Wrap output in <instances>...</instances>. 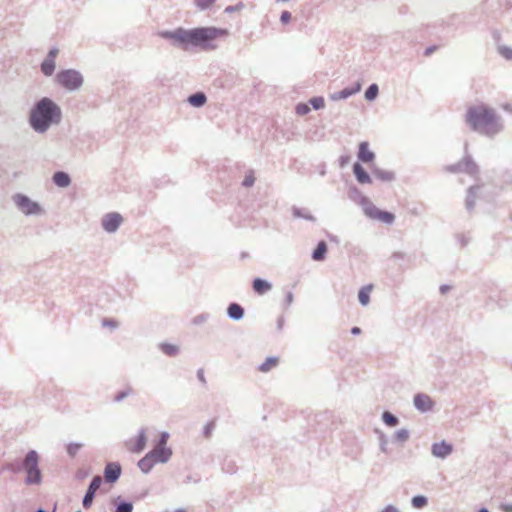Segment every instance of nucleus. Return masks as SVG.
Returning <instances> with one entry per match:
<instances>
[{"mask_svg":"<svg viewBox=\"0 0 512 512\" xmlns=\"http://www.w3.org/2000/svg\"><path fill=\"white\" fill-rule=\"evenodd\" d=\"M61 118L60 108L50 99L43 98L31 112V126L39 132H44L52 123H58Z\"/></svg>","mask_w":512,"mask_h":512,"instance_id":"obj_1","label":"nucleus"},{"mask_svg":"<svg viewBox=\"0 0 512 512\" xmlns=\"http://www.w3.org/2000/svg\"><path fill=\"white\" fill-rule=\"evenodd\" d=\"M495 119L493 110L485 105L472 106L466 113V122L478 131H485L495 123Z\"/></svg>","mask_w":512,"mask_h":512,"instance_id":"obj_2","label":"nucleus"},{"mask_svg":"<svg viewBox=\"0 0 512 512\" xmlns=\"http://www.w3.org/2000/svg\"><path fill=\"white\" fill-rule=\"evenodd\" d=\"M228 31L225 29H217L214 27L197 28L194 29V46H199L202 49H214L217 46V41L225 38Z\"/></svg>","mask_w":512,"mask_h":512,"instance_id":"obj_3","label":"nucleus"},{"mask_svg":"<svg viewBox=\"0 0 512 512\" xmlns=\"http://www.w3.org/2000/svg\"><path fill=\"white\" fill-rule=\"evenodd\" d=\"M38 462V454L33 450L29 451L23 462V469L26 472V483L29 485L41 482L42 476Z\"/></svg>","mask_w":512,"mask_h":512,"instance_id":"obj_4","label":"nucleus"},{"mask_svg":"<svg viewBox=\"0 0 512 512\" xmlns=\"http://www.w3.org/2000/svg\"><path fill=\"white\" fill-rule=\"evenodd\" d=\"M57 82L68 90L78 89L82 83L83 78L79 72L75 70H64L57 74Z\"/></svg>","mask_w":512,"mask_h":512,"instance_id":"obj_5","label":"nucleus"},{"mask_svg":"<svg viewBox=\"0 0 512 512\" xmlns=\"http://www.w3.org/2000/svg\"><path fill=\"white\" fill-rule=\"evenodd\" d=\"M168 434L163 432L161 434L158 445L148 453L157 463L166 462L171 456V450L166 447Z\"/></svg>","mask_w":512,"mask_h":512,"instance_id":"obj_6","label":"nucleus"},{"mask_svg":"<svg viewBox=\"0 0 512 512\" xmlns=\"http://www.w3.org/2000/svg\"><path fill=\"white\" fill-rule=\"evenodd\" d=\"M159 35L163 38L173 40V42L175 44H178L182 47H185L190 42H192V33L189 31H185L183 29H177L173 32L163 31V32H160Z\"/></svg>","mask_w":512,"mask_h":512,"instance_id":"obj_7","label":"nucleus"},{"mask_svg":"<svg viewBox=\"0 0 512 512\" xmlns=\"http://www.w3.org/2000/svg\"><path fill=\"white\" fill-rule=\"evenodd\" d=\"M365 214L375 220L381 221L383 223L391 224L395 217L392 213L387 211H382L373 204H369L364 208Z\"/></svg>","mask_w":512,"mask_h":512,"instance_id":"obj_8","label":"nucleus"},{"mask_svg":"<svg viewBox=\"0 0 512 512\" xmlns=\"http://www.w3.org/2000/svg\"><path fill=\"white\" fill-rule=\"evenodd\" d=\"M14 201L18 208L27 215L41 212L40 206L24 195H16Z\"/></svg>","mask_w":512,"mask_h":512,"instance_id":"obj_9","label":"nucleus"},{"mask_svg":"<svg viewBox=\"0 0 512 512\" xmlns=\"http://www.w3.org/2000/svg\"><path fill=\"white\" fill-rule=\"evenodd\" d=\"M453 452V445L442 440L440 442H435L431 446V454L439 459H446Z\"/></svg>","mask_w":512,"mask_h":512,"instance_id":"obj_10","label":"nucleus"},{"mask_svg":"<svg viewBox=\"0 0 512 512\" xmlns=\"http://www.w3.org/2000/svg\"><path fill=\"white\" fill-rule=\"evenodd\" d=\"M121 222L122 217L120 214L109 213L103 218L102 225L107 232H114L115 230H117Z\"/></svg>","mask_w":512,"mask_h":512,"instance_id":"obj_11","label":"nucleus"},{"mask_svg":"<svg viewBox=\"0 0 512 512\" xmlns=\"http://www.w3.org/2000/svg\"><path fill=\"white\" fill-rule=\"evenodd\" d=\"M121 474V467L116 463H109L104 471L105 480L107 482L116 481Z\"/></svg>","mask_w":512,"mask_h":512,"instance_id":"obj_12","label":"nucleus"},{"mask_svg":"<svg viewBox=\"0 0 512 512\" xmlns=\"http://www.w3.org/2000/svg\"><path fill=\"white\" fill-rule=\"evenodd\" d=\"M358 158L362 162L370 163L374 160L375 155L369 149V144L367 142H361L359 145Z\"/></svg>","mask_w":512,"mask_h":512,"instance_id":"obj_13","label":"nucleus"},{"mask_svg":"<svg viewBox=\"0 0 512 512\" xmlns=\"http://www.w3.org/2000/svg\"><path fill=\"white\" fill-rule=\"evenodd\" d=\"M415 406L422 412L428 411L432 408V400L429 396L419 394L414 398Z\"/></svg>","mask_w":512,"mask_h":512,"instance_id":"obj_14","label":"nucleus"},{"mask_svg":"<svg viewBox=\"0 0 512 512\" xmlns=\"http://www.w3.org/2000/svg\"><path fill=\"white\" fill-rule=\"evenodd\" d=\"M146 446V437L143 432H141L134 441H130L128 443V449L131 452L139 453L141 452L144 447Z\"/></svg>","mask_w":512,"mask_h":512,"instance_id":"obj_15","label":"nucleus"},{"mask_svg":"<svg viewBox=\"0 0 512 512\" xmlns=\"http://www.w3.org/2000/svg\"><path fill=\"white\" fill-rule=\"evenodd\" d=\"M353 172H354V175L359 183H361V184L371 183L370 176L368 175V173L365 171V169L359 163H355L353 165Z\"/></svg>","mask_w":512,"mask_h":512,"instance_id":"obj_16","label":"nucleus"},{"mask_svg":"<svg viewBox=\"0 0 512 512\" xmlns=\"http://www.w3.org/2000/svg\"><path fill=\"white\" fill-rule=\"evenodd\" d=\"M271 288H272L271 283H269L266 280L256 278L253 281V290L258 295H263V294L267 293L268 291L271 290Z\"/></svg>","mask_w":512,"mask_h":512,"instance_id":"obj_17","label":"nucleus"},{"mask_svg":"<svg viewBox=\"0 0 512 512\" xmlns=\"http://www.w3.org/2000/svg\"><path fill=\"white\" fill-rule=\"evenodd\" d=\"M279 364V357H268L258 368L262 373H267L277 367Z\"/></svg>","mask_w":512,"mask_h":512,"instance_id":"obj_18","label":"nucleus"},{"mask_svg":"<svg viewBox=\"0 0 512 512\" xmlns=\"http://www.w3.org/2000/svg\"><path fill=\"white\" fill-rule=\"evenodd\" d=\"M361 89V86L360 84H356V86L354 88H346V89H343L342 91H340L339 93H336V94H333L331 96V98L333 100H339V99H345L355 93H357L359 90Z\"/></svg>","mask_w":512,"mask_h":512,"instance_id":"obj_19","label":"nucleus"},{"mask_svg":"<svg viewBox=\"0 0 512 512\" xmlns=\"http://www.w3.org/2000/svg\"><path fill=\"white\" fill-rule=\"evenodd\" d=\"M372 290H373L372 285H367L360 289V291L358 293V298H359L360 303L363 306H366L370 302V294H371Z\"/></svg>","mask_w":512,"mask_h":512,"instance_id":"obj_20","label":"nucleus"},{"mask_svg":"<svg viewBox=\"0 0 512 512\" xmlns=\"http://www.w3.org/2000/svg\"><path fill=\"white\" fill-rule=\"evenodd\" d=\"M53 181L59 187H67L70 184V177L65 172H56Z\"/></svg>","mask_w":512,"mask_h":512,"instance_id":"obj_21","label":"nucleus"},{"mask_svg":"<svg viewBox=\"0 0 512 512\" xmlns=\"http://www.w3.org/2000/svg\"><path fill=\"white\" fill-rule=\"evenodd\" d=\"M228 315L232 319L239 320V319H241L243 317L244 310H243V308L239 304L232 303L228 307Z\"/></svg>","mask_w":512,"mask_h":512,"instance_id":"obj_22","label":"nucleus"},{"mask_svg":"<svg viewBox=\"0 0 512 512\" xmlns=\"http://www.w3.org/2000/svg\"><path fill=\"white\" fill-rule=\"evenodd\" d=\"M157 462L151 458V456L149 454H147L144 458H142L138 465H139V468L143 471V472H149L151 470V468L156 464Z\"/></svg>","mask_w":512,"mask_h":512,"instance_id":"obj_23","label":"nucleus"},{"mask_svg":"<svg viewBox=\"0 0 512 512\" xmlns=\"http://www.w3.org/2000/svg\"><path fill=\"white\" fill-rule=\"evenodd\" d=\"M327 252V245L324 241L318 243L317 248L313 252V259L315 261H321L325 258Z\"/></svg>","mask_w":512,"mask_h":512,"instance_id":"obj_24","label":"nucleus"},{"mask_svg":"<svg viewBox=\"0 0 512 512\" xmlns=\"http://www.w3.org/2000/svg\"><path fill=\"white\" fill-rule=\"evenodd\" d=\"M41 70L46 76L52 75L55 70V61L51 58H46L41 65Z\"/></svg>","mask_w":512,"mask_h":512,"instance_id":"obj_25","label":"nucleus"},{"mask_svg":"<svg viewBox=\"0 0 512 512\" xmlns=\"http://www.w3.org/2000/svg\"><path fill=\"white\" fill-rule=\"evenodd\" d=\"M411 504L416 509H422L428 504V499L426 496L416 495L412 497Z\"/></svg>","mask_w":512,"mask_h":512,"instance_id":"obj_26","label":"nucleus"},{"mask_svg":"<svg viewBox=\"0 0 512 512\" xmlns=\"http://www.w3.org/2000/svg\"><path fill=\"white\" fill-rule=\"evenodd\" d=\"M378 95V86L376 84H372L365 92V98L369 101L374 100Z\"/></svg>","mask_w":512,"mask_h":512,"instance_id":"obj_27","label":"nucleus"},{"mask_svg":"<svg viewBox=\"0 0 512 512\" xmlns=\"http://www.w3.org/2000/svg\"><path fill=\"white\" fill-rule=\"evenodd\" d=\"M161 349H162V351L165 354H167L169 356L175 355L177 353V351H178V347L177 346L172 345V344H167V343L162 344L161 345Z\"/></svg>","mask_w":512,"mask_h":512,"instance_id":"obj_28","label":"nucleus"},{"mask_svg":"<svg viewBox=\"0 0 512 512\" xmlns=\"http://www.w3.org/2000/svg\"><path fill=\"white\" fill-rule=\"evenodd\" d=\"M101 484H102V478L100 476H95L93 478L92 482L90 483L88 490L96 493L97 490L100 488Z\"/></svg>","mask_w":512,"mask_h":512,"instance_id":"obj_29","label":"nucleus"},{"mask_svg":"<svg viewBox=\"0 0 512 512\" xmlns=\"http://www.w3.org/2000/svg\"><path fill=\"white\" fill-rule=\"evenodd\" d=\"M94 496H95L94 492L87 490L86 495L84 496V499H83L84 508L87 509L92 505Z\"/></svg>","mask_w":512,"mask_h":512,"instance_id":"obj_30","label":"nucleus"},{"mask_svg":"<svg viewBox=\"0 0 512 512\" xmlns=\"http://www.w3.org/2000/svg\"><path fill=\"white\" fill-rule=\"evenodd\" d=\"M94 496H95L94 492L87 490L86 495L84 496V499H83L84 508L87 509L92 505Z\"/></svg>","mask_w":512,"mask_h":512,"instance_id":"obj_31","label":"nucleus"},{"mask_svg":"<svg viewBox=\"0 0 512 512\" xmlns=\"http://www.w3.org/2000/svg\"><path fill=\"white\" fill-rule=\"evenodd\" d=\"M409 438V432L406 429H400L395 432V439L399 442H405Z\"/></svg>","mask_w":512,"mask_h":512,"instance_id":"obj_32","label":"nucleus"},{"mask_svg":"<svg viewBox=\"0 0 512 512\" xmlns=\"http://www.w3.org/2000/svg\"><path fill=\"white\" fill-rule=\"evenodd\" d=\"M255 182L254 173L252 171L248 172L243 180V185L245 187H251Z\"/></svg>","mask_w":512,"mask_h":512,"instance_id":"obj_33","label":"nucleus"},{"mask_svg":"<svg viewBox=\"0 0 512 512\" xmlns=\"http://www.w3.org/2000/svg\"><path fill=\"white\" fill-rule=\"evenodd\" d=\"M311 105L314 107V109H320L323 108L325 103L324 99L322 97H315L310 100Z\"/></svg>","mask_w":512,"mask_h":512,"instance_id":"obj_34","label":"nucleus"},{"mask_svg":"<svg viewBox=\"0 0 512 512\" xmlns=\"http://www.w3.org/2000/svg\"><path fill=\"white\" fill-rule=\"evenodd\" d=\"M206 102V97L203 93L194 94V106H202Z\"/></svg>","mask_w":512,"mask_h":512,"instance_id":"obj_35","label":"nucleus"},{"mask_svg":"<svg viewBox=\"0 0 512 512\" xmlns=\"http://www.w3.org/2000/svg\"><path fill=\"white\" fill-rule=\"evenodd\" d=\"M133 506L131 503H121L117 509L116 512H132Z\"/></svg>","mask_w":512,"mask_h":512,"instance_id":"obj_36","label":"nucleus"},{"mask_svg":"<svg viewBox=\"0 0 512 512\" xmlns=\"http://www.w3.org/2000/svg\"><path fill=\"white\" fill-rule=\"evenodd\" d=\"M215 428V423L214 421H210L208 422L205 426H204V429H203V434L205 437H209L212 433V430Z\"/></svg>","mask_w":512,"mask_h":512,"instance_id":"obj_37","label":"nucleus"},{"mask_svg":"<svg viewBox=\"0 0 512 512\" xmlns=\"http://www.w3.org/2000/svg\"><path fill=\"white\" fill-rule=\"evenodd\" d=\"M215 0H196V4L201 9H206L210 7Z\"/></svg>","mask_w":512,"mask_h":512,"instance_id":"obj_38","label":"nucleus"},{"mask_svg":"<svg viewBox=\"0 0 512 512\" xmlns=\"http://www.w3.org/2000/svg\"><path fill=\"white\" fill-rule=\"evenodd\" d=\"M387 427H395L399 424V418H382Z\"/></svg>","mask_w":512,"mask_h":512,"instance_id":"obj_39","label":"nucleus"},{"mask_svg":"<svg viewBox=\"0 0 512 512\" xmlns=\"http://www.w3.org/2000/svg\"><path fill=\"white\" fill-rule=\"evenodd\" d=\"M132 393L131 388H126L124 391L119 392L117 395H115V400L120 401L126 396L130 395Z\"/></svg>","mask_w":512,"mask_h":512,"instance_id":"obj_40","label":"nucleus"},{"mask_svg":"<svg viewBox=\"0 0 512 512\" xmlns=\"http://www.w3.org/2000/svg\"><path fill=\"white\" fill-rule=\"evenodd\" d=\"M309 110L310 108L306 104H299L296 107V112L299 115H305L306 113L309 112Z\"/></svg>","mask_w":512,"mask_h":512,"instance_id":"obj_41","label":"nucleus"},{"mask_svg":"<svg viewBox=\"0 0 512 512\" xmlns=\"http://www.w3.org/2000/svg\"><path fill=\"white\" fill-rule=\"evenodd\" d=\"M500 52L505 58L512 59V48L504 47L500 49Z\"/></svg>","mask_w":512,"mask_h":512,"instance_id":"obj_42","label":"nucleus"},{"mask_svg":"<svg viewBox=\"0 0 512 512\" xmlns=\"http://www.w3.org/2000/svg\"><path fill=\"white\" fill-rule=\"evenodd\" d=\"M380 512H400V511L396 506L389 504V505L385 506Z\"/></svg>","mask_w":512,"mask_h":512,"instance_id":"obj_43","label":"nucleus"},{"mask_svg":"<svg viewBox=\"0 0 512 512\" xmlns=\"http://www.w3.org/2000/svg\"><path fill=\"white\" fill-rule=\"evenodd\" d=\"M386 446H387V440L385 439L384 435L381 434L380 436V449L382 452H386Z\"/></svg>","mask_w":512,"mask_h":512,"instance_id":"obj_44","label":"nucleus"},{"mask_svg":"<svg viewBox=\"0 0 512 512\" xmlns=\"http://www.w3.org/2000/svg\"><path fill=\"white\" fill-rule=\"evenodd\" d=\"M291 18V14L288 11H284L281 15V21L283 23H288Z\"/></svg>","mask_w":512,"mask_h":512,"instance_id":"obj_45","label":"nucleus"},{"mask_svg":"<svg viewBox=\"0 0 512 512\" xmlns=\"http://www.w3.org/2000/svg\"><path fill=\"white\" fill-rule=\"evenodd\" d=\"M57 54H58V49H55V48L51 49L49 51V54H48L47 58H51V59H53L55 61V58H56Z\"/></svg>","mask_w":512,"mask_h":512,"instance_id":"obj_46","label":"nucleus"},{"mask_svg":"<svg viewBox=\"0 0 512 512\" xmlns=\"http://www.w3.org/2000/svg\"><path fill=\"white\" fill-rule=\"evenodd\" d=\"M501 508L504 512H512V504H503Z\"/></svg>","mask_w":512,"mask_h":512,"instance_id":"obj_47","label":"nucleus"},{"mask_svg":"<svg viewBox=\"0 0 512 512\" xmlns=\"http://www.w3.org/2000/svg\"><path fill=\"white\" fill-rule=\"evenodd\" d=\"M78 448H79V445H75V446L70 445L68 447V451H69L70 454H74Z\"/></svg>","mask_w":512,"mask_h":512,"instance_id":"obj_48","label":"nucleus"},{"mask_svg":"<svg viewBox=\"0 0 512 512\" xmlns=\"http://www.w3.org/2000/svg\"><path fill=\"white\" fill-rule=\"evenodd\" d=\"M352 334L357 335L361 333V330L359 327H353L351 330Z\"/></svg>","mask_w":512,"mask_h":512,"instance_id":"obj_49","label":"nucleus"},{"mask_svg":"<svg viewBox=\"0 0 512 512\" xmlns=\"http://www.w3.org/2000/svg\"><path fill=\"white\" fill-rule=\"evenodd\" d=\"M435 49H436L435 47H429V48H427L425 54L430 55L433 51H435Z\"/></svg>","mask_w":512,"mask_h":512,"instance_id":"obj_50","label":"nucleus"},{"mask_svg":"<svg viewBox=\"0 0 512 512\" xmlns=\"http://www.w3.org/2000/svg\"><path fill=\"white\" fill-rule=\"evenodd\" d=\"M241 7H242V5H240V6L236 7V8H234V7H227V8H226V11H227V12H232V11H234V10H236V9H240Z\"/></svg>","mask_w":512,"mask_h":512,"instance_id":"obj_51","label":"nucleus"},{"mask_svg":"<svg viewBox=\"0 0 512 512\" xmlns=\"http://www.w3.org/2000/svg\"><path fill=\"white\" fill-rule=\"evenodd\" d=\"M198 378L204 382L202 371H198Z\"/></svg>","mask_w":512,"mask_h":512,"instance_id":"obj_52","label":"nucleus"},{"mask_svg":"<svg viewBox=\"0 0 512 512\" xmlns=\"http://www.w3.org/2000/svg\"><path fill=\"white\" fill-rule=\"evenodd\" d=\"M478 512H489V510L485 507H482L478 510Z\"/></svg>","mask_w":512,"mask_h":512,"instance_id":"obj_53","label":"nucleus"},{"mask_svg":"<svg viewBox=\"0 0 512 512\" xmlns=\"http://www.w3.org/2000/svg\"><path fill=\"white\" fill-rule=\"evenodd\" d=\"M383 416L388 417V416H392V415H391L389 412H385V413L383 414Z\"/></svg>","mask_w":512,"mask_h":512,"instance_id":"obj_54","label":"nucleus"},{"mask_svg":"<svg viewBox=\"0 0 512 512\" xmlns=\"http://www.w3.org/2000/svg\"><path fill=\"white\" fill-rule=\"evenodd\" d=\"M188 101H189L190 103H192V96H189V97H188Z\"/></svg>","mask_w":512,"mask_h":512,"instance_id":"obj_55","label":"nucleus"},{"mask_svg":"<svg viewBox=\"0 0 512 512\" xmlns=\"http://www.w3.org/2000/svg\"><path fill=\"white\" fill-rule=\"evenodd\" d=\"M441 290L444 292L447 291V288L441 287Z\"/></svg>","mask_w":512,"mask_h":512,"instance_id":"obj_56","label":"nucleus"},{"mask_svg":"<svg viewBox=\"0 0 512 512\" xmlns=\"http://www.w3.org/2000/svg\"><path fill=\"white\" fill-rule=\"evenodd\" d=\"M441 290L444 292L447 291V288L441 287Z\"/></svg>","mask_w":512,"mask_h":512,"instance_id":"obj_57","label":"nucleus"},{"mask_svg":"<svg viewBox=\"0 0 512 512\" xmlns=\"http://www.w3.org/2000/svg\"><path fill=\"white\" fill-rule=\"evenodd\" d=\"M37 512H44L43 510H38Z\"/></svg>","mask_w":512,"mask_h":512,"instance_id":"obj_58","label":"nucleus"}]
</instances>
